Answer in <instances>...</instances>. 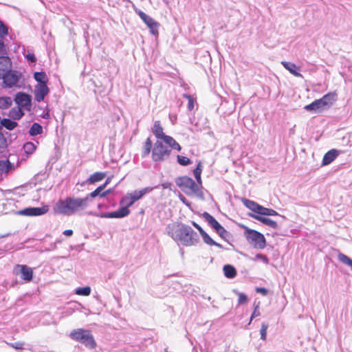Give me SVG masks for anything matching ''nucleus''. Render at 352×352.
Instances as JSON below:
<instances>
[{
    "instance_id": "obj_14",
    "label": "nucleus",
    "mask_w": 352,
    "mask_h": 352,
    "mask_svg": "<svg viewBox=\"0 0 352 352\" xmlns=\"http://www.w3.org/2000/svg\"><path fill=\"white\" fill-rule=\"evenodd\" d=\"M130 213V210L126 207H120L118 210L110 212H102L100 214H96L90 212L91 214L99 217L100 218L108 219H120L126 217Z\"/></svg>"
},
{
    "instance_id": "obj_4",
    "label": "nucleus",
    "mask_w": 352,
    "mask_h": 352,
    "mask_svg": "<svg viewBox=\"0 0 352 352\" xmlns=\"http://www.w3.org/2000/svg\"><path fill=\"white\" fill-rule=\"evenodd\" d=\"M337 100V94L335 92H329L321 98L316 99L311 103L305 105L304 109L311 113H320L329 109Z\"/></svg>"
},
{
    "instance_id": "obj_1",
    "label": "nucleus",
    "mask_w": 352,
    "mask_h": 352,
    "mask_svg": "<svg viewBox=\"0 0 352 352\" xmlns=\"http://www.w3.org/2000/svg\"><path fill=\"white\" fill-rule=\"evenodd\" d=\"M166 232L175 242L184 246H194L199 242V234L190 226L184 223L168 225Z\"/></svg>"
},
{
    "instance_id": "obj_6",
    "label": "nucleus",
    "mask_w": 352,
    "mask_h": 352,
    "mask_svg": "<svg viewBox=\"0 0 352 352\" xmlns=\"http://www.w3.org/2000/svg\"><path fill=\"white\" fill-rule=\"evenodd\" d=\"M244 235L246 240L256 248L264 249L266 246V239L260 232L244 227Z\"/></svg>"
},
{
    "instance_id": "obj_60",
    "label": "nucleus",
    "mask_w": 352,
    "mask_h": 352,
    "mask_svg": "<svg viewBox=\"0 0 352 352\" xmlns=\"http://www.w3.org/2000/svg\"><path fill=\"white\" fill-rule=\"evenodd\" d=\"M214 245V246H217V247H218V248H223L222 245H221V244H220V243H217V242H216V241H215V245Z\"/></svg>"
},
{
    "instance_id": "obj_19",
    "label": "nucleus",
    "mask_w": 352,
    "mask_h": 352,
    "mask_svg": "<svg viewBox=\"0 0 352 352\" xmlns=\"http://www.w3.org/2000/svg\"><path fill=\"white\" fill-rule=\"evenodd\" d=\"M338 154L339 151L335 148L329 150L324 154L322 165L327 166L330 164L338 156Z\"/></svg>"
},
{
    "instance_id": "obj_42",
    "label": "nucleus",
    "mask_w": 352,
    "mask_h": 352,
    "mask_svg": "<svg viewBox=\"0 0 352 352\" xmlns=\"http://www.w3.org/2000/svg\"><path fill=\"white\" fill-rule=\"evenodd\" d=\"M104 186H98V188H96L94 191H92L91 192H90L89 194V195H87V197H91V198H95L98 196L100 197H101V194L102 192V190H104Z\"/></svg>"
},
{
    "instance_id": "obj_51",
    "label": "nucleus",
    "mask_w": 352,
    "mask_h": 352,
    "mask_svg": "<svg viewBox=\"0 0 352 352\" xmlns=\"http://www.w3.org/2000/svg\"><path fill=\"white\" fill-rule=\"evenodd\" d=\"M256 257L262 260L265 263H268V258L265 256V255H263L262 254H257L256 255Z\"/></svg>"
},
{
    "instance_id": "obj_61",
    "label": "nucleus",
    "mask_w": 352,
    "mask_h": 352,
    "mask_svg": "<svg viewBox=\"0 0 352 352\" xmlns=\"http://www.w3.org/2000/svg\"><path fill=\"white\" fill-rule=\"evenodd\" d=\"M10 235V233H7L6 234L0 235V239L8 236Z\"/></svg>"
},
{
    "instance_id": "obj_7",
    "label": "nucleus",
    "mask_w": 352,
    "mask_h": 352,
    "mask_svg": "<svg viewBox=\"0 0 352 352\" xmlns=\"http://www.w3.org/2000/svg\"><path fill=\"white\" fill-rule=\"evenodd\" d=\"M202 217L221 239L227 242L230 241L232 237L231 234L213 216L208 212H204L202 214Z\"/></svg>"
},
{
    "instance_id": "obj_56",
    "label": "nucleus",
    "mask_w": 352,
    "mask_h": 352,
    "mask_svg": "<svg viewBox=\"0 0 352 352\" xmlns=\"http://www.w3.org/2000/svg\"><path fill=\"white\" fill-rule=\"evenodd\" d=\"M161 186H162L163 189H167L170 188L171 184L169 182H166L162 184Z\"/></svg>"
},
{
    "instance_id": "obj_20",
    "label": "nucleus",
    "mask_w": 352,
    "mask_h": 352,
    "mask_svg": "<svg viewBox=\"0 0 352 352\" xmlns=\"http://www.w3.org/2000/svg\"><path fill=\"white\" fill-rule=\"evenodd\" d=\"M147 27L149 28L151 33L153 35H157L158 34V27L159 23L155 21L153 18L147 15L146 19L142 20Z\"/></svg>"
},
{
    "instance_id": "obj_11",
    "label": "nucleus",
    "mask_w": 352,
    "mask_h": 352,
    "mask_svg": "<svg viewBox=\"0 0 352 352\" xmlns=\"http://www.w3.org/2000/svg\"><path fill=\"white\" fill-rule=\"evenodd\" d=\"M49 210L47 206L42 207H27L18 210L16 214L21 216L38 217L46 214Z\"/></svg>"
},
{
    "instance_id": "obj_18",
    "label": "nucleus",
    "mask_w": 352,
    "mask_h": 352,
    "mask_svg": "<svg viewBox=\"0 0 352 352\" xmlns=\"http://www.w3.org/2000/svg\"><path fill=\"white\" fill-rule=\"evenodd\" d=\"M241 201L246 208L254 212L253 214L258 215L261 205L245 197L241 199Z\"/></svg>"
},
{
    "instance_id": "obj_17",
    "label": "nucleus",
    "mask_w": 352,
    "mask_h": 352,
    "mask_svg": "<svg viewBox=\"0 0 352 352\" xmlns=\"http://www.w3.org/2000/svg\"><path fill=\"white\" fill-rule=\"evenodd\" d=\"M12 64L10 58L8 56H0V77L3 74L10 72L12 69Z\"/></svg>"
},
{
    "instance_id": "obj_59",
    "label": "nucleus",
    "mask_w": 352,
    "mask_h": 352,
    "mask_svg": "<svg viewBox=\"0 0 352 352\" xmlns=\"http://www.w3.org/2000/svg\"><path fill=\"white\" fill-rule=\"evenodd\" d=\"M109 182H110V179H109V178H108V179L105 181V182H104L103 184H102L101 186H104V188H105V187L107 186V184L109 183Z\"/></svg>"
},
{
    "instance_id": "obj_63",
    "label": "nucleus",
    "mask_w": 352,
    "mask_h": 352,
    "mask_svg": "<svg viewBox=\"0 0 352 352\" xmlns=\"http://www.w3.org/2000/svg\"><path fill=\"white\" fill-rule=\"evenodd\" d=\"M98 208H101V205L100 204H98Z\"/></svg>"
},
{
    "instance_id": "obj_64",
    "label": "nucleus",
    "mask_w": 352,
    "mask_h": 352,
    "mask_svg": "<svg viewBox=\"0 0 352 352\" xmlns=\"http://www.w3.org/2000/svg\"><path fill=\"white\" fill-rule=\"evenodd\" d=\"M165 352H168V350H167V349H165Z\"/></svg>"
},
{
    "instance_id": "obj_44",
    "label": "nucleus",
    "mask_w": 352,
    "mask_h": 352,
    "mask_svg": "<svg viewBox=\"0 0 352 352\" xmlns=\"http://www.w3.org/2000/svg\"><path fill=\"white\" fill-rule=\"evenodd\" d=\"M183 98H186L188 100V109L189 111H192L194 109V103H195V100L192 98V96L188 94H184Z\"/></svg>"
},
{
    "instance_id": "obj_57",
    "label": "nucleus",
    "mask_w": 352,
    "mask_h": 352,
    "mask_svg": "<svg viewBox=\"0 0 352 352\" xmlns=\"http://www.w3.org/2000/svg\"><path fill=\"white\" fill-rule=\"evenodd\" d=\"M111 192V189H108L105 191H103L101 194V197H106L107 195H109L110 192Z\"/></svg>"
},
{
    "instance_id": "obj_24",
    "label": "nucleus",
    "mask_w": 352,
    "mask_h": 352,
    "mask_svg": "<svg viewBox=\"0 0 352 352\" xmlns=\"http://www.w3.org/2000/svg\"><path fill=\"white\" fill-rule=\"evenodd\" d=\"M223 271L224 276L228 278L232 279L236 276V268L230 264L225 265L223 267Z\"/></svg>"
},
{
    "instance_id": "obj_40",
    "label": "nucleus",
    "mask_w": 352,
    "mask_h": 352,
    "mask_svg": "<svg viewBox=\"0 0 352 352\" xmlns=\"http://www.w3.org/2000/svg\"><path fill=\"white\" fill-rule=\"evenodd\" d=\"M177 163L183 166H186L192 163L190 159L187 157L177 155Z\"/></svg>"
},
{
    "instance_id": "obj_49",
    "label": "nucleus",
    "mask_w": 352,
    "mask_h": 352,
    "mask_svg": "<svg viewBox=\"0 0 352 352\" xmlns=\"http://www.w3.org/2000/svg\"><path fill=\"white\" fill-rule=\"evenodd\" d=\"M179 200L185 204L186 206L190 207V203L187 200V199L182 194H179Z\"/></svg>"
},
{
    "instance_id": "obj_23",
    "label": "nucleus",
    "mask_w": 352,
    "mask_h": 352,
    "mask_svg": "<svg viewBox=\"0 0 352 352\" xmlns=\"http://www.w3.org/2000/svg\"><path fill=\"white\" fill-rule=\"evenodd\" d=\"M14 169V164L8 160H0V175L7 174Z\"/></svg>"
},
{
    "instance_id": "obj_25",
    "label": "nucleus",
    "mask_w": 352,
    "mask_h": 352,
    "mask_svg": "<svg viewBox=\"0 0 352 352\" xmlns=\"http://www.w3.org/2000/svg\"><path fill=\"white\" fill-rule=\"evenodd\" d=\"M281 63L283 67L294 76L296 77L302 76L301 74L298 72V68L294 63L287 61H283Z\"/></svg>"
},
{
    "instance_id": "obj_54",
    "label": "nucleus",
    "mask_w": 352,
    "mask_h": 352,
    "mask_svg": "<svg viewBox=\"0 0 352 352\" xmlns=\"http://www.w3.org/2000/svg\"><path fill=\"white\" fill-rule=\"evenodd\" d=\"M137 13L142 20L146 19V17L147 16V14L146 13H144V12H142V10L138 11Z\"/></svg>"
},
{
    "instance_id": "obj_10",
    "label": "nucleus",
    "mask_w": 352,
    "mask_h": 352,
    "mask_svg": "<svg viewBox=\"0 0 352 352\" xmlns=\"http://www.w3.org/2000/svg\"><path fill=\"white\" fill-rule=\"evenodd\" d=\"M2 76V77H0V79L3 80V87L12 88L13 87L16 86L21 77V74L11 69L10 72L3 73Z\"/></svg>"
},
{
    "instance_id": "obj_27",
    "label": "nucleus",
    "mask_w": 352,
    "mask_h": 352,
    "mask_svg": "<svg viewBox=\"0 0 352 352\" xmlns=\"http://www.w3.org/2000/svg\"><path fill=\"white\" fill-rule=\"evenodd\" d=\"M153 133L157 139L162 140L166 135L163 132V128L160 121H155L152 129Z\"/></svg>"
},
{
    "instance_id": "obj_55",
    "label": "nucleus",
    "mask_w": 352,
    "mask_h": 352,
    "mask_svg": "<svg viewBox=\"0 0 352 352\" xmlns=\"http://www.w3.org/2000/svg\"><path fill=\"white\" fill-rule=\"evenodd\" d=\"M63 234L67 236H71L73 234V230H65L63 232Z\"/></svg>"
},
{
    "instance_id": "obj_58",
    "label": "nucleus",
    "mask_w": 352,
    "mask_h": 352,
    "mask_svg": "<svg viewBox=\"0 0 352 352\" xmlns=\"http://www.w3.org/2000/svg\"><path fill=\"white\" fill-rule=\"evenodd\" d=\"M42 118H44V119H49L50 118V113H49V111H47V112L44 113L43 115H42Z\"/></svg>"
},
{
    "instance_id": "obj_2",
    "label": "nucleus",
    "mask_w": 352,
    "mask_h": 352,
    "mask_svg": "<svg viewBox=\"0 0 352 352\" xmlns=\"http://www.w3.org/2000/svg\"><path fill=\"white\" fill-rule=\"evenodd\" d=\"M88 201L89 197L83 198L67 197L63 199L58 200L55 205V210L60 214L72 215L86 209L88 206Z\"/></svg>"
},
{
    "instance_id": "obj_9",
    "label": "nucleus",
    "mask_w": 352,
    "mask_h": 352,
    "mask_svg": "<svg viewBox=\"0 0 352 352\" xmlns=\"http://www.w3.org/2000/svg\"><path fill=\"white\" fill-rule=\"evenodd\" d=\"M155 188V187H146L141 190H134L127 196L123 197L120 201V204L123 205L122 207H126V208L129 209L135 201L142 199L146 194L152 192Z\"/></svg>"
},
{
    "instance_id": "obj_3",
    "label": "nucleus",
    "mask_w": 352,
    "mask_h": 352,
    "mask_svg": "<svg viewBox=\"0 0 352 352\" xmlns=\"http://www.w3.org/2000/svg\"><path fill=\"white\" fill-rule=\"evenodd\" d=\"M176 185L186 195H195L201 200L204 199L202 186L198 184L191 177L188 176L178 177L175 179Z\"/></svg>"
},
{
    "instance_id": "obj_33",
    "label": "nucleus",
    "mask_w": 352,
    "mask_h": 352,
    "mask_svg": "<svg viewBox=\"0 0 352 352\" xmlns=\"http://www.w3.org/2000/svg\"><path fill=\"white\" fill-rule=\"evenodd\" d=\"M338 259L340 262L351 267L352 271V259L347 255L339 252L338 254Z\"/></svg>"
},
{
    "instance_id": "obj_36",
    "label": "nucleus",
    "mask_w": 352,
    "mask_h": 352,
    "mask_svg": "<svg viewBox=\"0 0 352 352\" xmlns=\"http://www.w3.org/2000/svg\"><path fill=\"white\" fill-rule=\"evenodd\" d=\"M23 54V56H25V59L27 60V61L29 63H35L36 62L37 59H36V58L34 54V52L32 50H24Z\"/></svg>"
},
{
    "instance_id": "obj_22",
    "label": "nucleus",
    "mask_w": 352,
    "mask_h": 352,
    "mask_svg": "<svg viewBox=\"0 0 352 352\" xmlns=\"http://www.w3.org/2000/svg\"><path fill=\"white\" fill-rule=\"evenodd\" d=\"M18 125L16 121L12 120L9 118H3L0 121V131L3 127H5L8 130H13Z\"/></svg>"
},
{
    "instance_id": "obj_37",
    "label": "nucleus",
    "mask_w": 352,
    "mask_h": 352,
    "mask_svg": "<svg viewBox=\"0 0 352 352\" xmlns=\"http://www.w3.org/2000/svg\"><path fill=\"white\" fill-rule=\"evenodd\" d=\"M36 148V146L32 142H28L23 144V149L26 154H32Z\"/></svg>"
},
{
    "instance_id": "obj_28",
    "label": "nucleus",
    "mask_w": 352,
    "mask_h": 352,
    "mask_svg": "<svg viewBox=\"0 0 352 352\" xmlns=\"http://www.w3.org/2000/svg\"><path fill=\"white\" fill-rule=\"evenodd\" d=\"M106 177V173L104 172H96L91 175L87 179L86 183L89 184H95L96 182L102 181Z\"/></svg>"
},
{
    "instance_id": "obj_43",
    "label": "nucleus",
    "mask_w": 352,
    "mask_h": 352,
    "mask_svg": "<svg viewBox=\"0 0 352 352\" xmlns=\"http://www.w3.org/2000/svg\"><path fill=\"white\" fill-rule=\"evenodd\" d=\"M269 324L265 322H263L261 324V327L260 329L261 339L263 340H266L267 337V330L268 329Z\"/></svg>"
},
{
    "instance_id": "obj_35",
    "label": "nucleus",
    "mask_w": 352,
    "mask_h": 352,
    "mask_svg": "<svg viewBox=\"0 0 352 352\" xmlns=\"http://www.w3.org/2000/svg\"><path fill=\"white\" fill-rule=\"evenodd\" d=\"M12 104V100L10 96L0 97V109H8Z\"/></svg>"
},
{
    "instance_id": "obj_29",
    "label": "nucleus",
    "mask_w": 352,
    "mask_h": 352,
    "mask_svg": "<svg viewBox=\"0 0 352 352\" xmlns=\"http://www.w3.org/2000/svg\"><path fill=\"white\" fill-rule=\"evenodd\" d=\"M43 126L38 122H34L29 129V135L30 136H36L43 133Z\"/></svg>"
},
{
    "instance_id": "obj_52",
    "label": "nucleus",
    "mask_w": 352,
    "mask_h": 352,
    "mask_svg": "<svg viewBox=\"0 0 352 352\" xmlns=\"http://www.w3.org/2000/svg\"><path fill=\"white\" fill-rule=\"evenodd\" d=\"M192 225L199 231V234L204 230L198 223L195 221H192Z\"/></svg>"
},
{
    "instance_id": "obj_15",
    "label": "nucleus",
    "mask_w": 352,
    "mask_h": 352,
    "mask_svg": "<svg viewBox=\"0 0 352 352\" xmlns=\"http://www.w3.org/2000/svg\"><path fill=\"white\" fill-rule=\"evenodd\" d=\"M49 92L50 89L47 84L36 85L34 89V98L37 102H40L44 100Z\"/></svg>"
},
{
    "instance_id": "obj_5",
    "label": "nucleus",
    "mask_w": 352,
    "mask_h": 352,
    "mask_svg": "<svg viewBox=\"0 0 352 352\" xmlns=\"http://www.w3.org/2000/svg\"><path fill=\"white\" fill-rule=\"evenodd\" d=\"M69 337L73 340L78 342L91 349L95 348L96 345L94 336L89 330L83 329L73 330L70 333Z\"/></svg>"
},
{
    "instance_id": "obj_26",
    "label": "nucleus",
    "mask_w": 352,
    "mask_h": 352,
    "mask_svg": "<svg viewBox=\"0 0 352 352\" xmlns=\"http://www.w3.org/2000/svg\"><path fill=\"white\" fill-rule=\"evenodd\" d=\"M34 80L38 82L37 85H45L48 82V78L46 73L43 71L35 72L33 74Z\"/></svg>"
},
{
    "instance_id": "obj_46",
    "label": "nucleus",
    "mask_w": 352,
    "mask_h": 352,
    "mask_svg": "<svg viewBox=\"0 0 352 352\" xmlns=\"http://www.w3.org/2000/svg\"><path fill=\"white\" fill-rule=\"evenodd\" d=\"M238 296H239V299H238V302L239 304H244L245 303L248 298V296L246 294H243V293H241V292H238L237 293Z\"/></svg>"
},
{
    "instance_id": "obj_48",
    "label": "nucleus",
    "mask_w": 352,
    "mask_h": 352,
    "mask_svg": "<svg viewBox=\"0 0 352 352\" xmlns=\"http://www.w3.org/2000/svg\"><path fill=\"white\" fill-rule=\"evenodd\" d=\"M256 292L263 296H267L268 294V290L265 287H256Z\"/></svg>"
},
{
    "instance_id": "obj_50",
    "label": "nucleus",
    "mask_w": 352,
    "mask_h": 352,
    "mask_svg": "<svg viewBox=\"0 0 352 352\" xmlns=\"http://www.w3.org/2000/svg\"><path fill=\"white\" fill-rule=\"evenodd\" d=\"M7 47L4 43L0 39V54H6Z\"/></svg>"
},
{
    "instance_id": "obj_39",
    "label": "nucleus",
    "mask_w": 352,
    "mask_h": 352,
    "mask_svg": "<svg viewBox=\"0 0 352 352\" xmlns=\"http://www.w3.org/2000/svg\"><path fill=\"white\" fill-rule=\"evenodd\" d=\"M200 235L206 244L208 245H215V241H214L205 230H203L200 233Z\"/></svg>"
},
{
    "instance_id": "obj_53",
    "label": "nucleus",
    "mask_w": 352,
    "mask_h": 352,
    "mask_svg": "<svg viewBox=\"0 0 352 352\" xmlns=\"http://www.w3.org/2000/svg\"><path fill=\"white\" fill-rule=\"evenodd\" d=\"M11 346L16 349H21L23 348V344L21 342H15L14 344H11Z\"/></svg>"
},
{
    "instance_id": "obj_12",
    "label": "nucleus",
    "mask_w": 352,
    "mask_h": 352,
    "mask_svg": "<svg viewBox=\"0 0 352 352\" xmlns=\"http://www.w3.org/2000/svg\"><path fill=\"white\" fill-rule=\"evenodd\" d=\"M32 98L29 94L19 91L14 96V101L21 108L30 109L32 105Z\"/></svg>"
},
{
    "instance_id": "obj_8",
    "label": "nucleus",
    "mask_w": 352,
    "mask_h": 352,
    "mask_svg": "<svg viewBox=\"0 0 352 352\" xmlns=\"http://www.w3.org/2000/svg\"><path fill=\"white\" fill-rule=\"evenodd\" d=\"M171 154V149L157 140L153 145L152 150V160L155 162H161L168 159Z\"/></svg>"
},
{
    "instance_id": "obj_47",
    "label": "nucleus",
    "mask_w": 352,
    "mask_h": 352,
    "mask_svg": "<svg viewBox=\"0 0 352 352\" xmlns=\"http://www.w3.org/2000/svg\"><path fill=\"white\" fill-rule=\"evenodd\" d=\"M258 305H257L255 308H254V310L253 311L252 315H251V317H250V322H251V321L252 320V319L256 316H258L260 315V311L258 310Z\"/></svg>"
},
{
    "instance_id": "obj_31",
    "label": "nucleus",
    "mask_w": 352,
    "mask_h": 352,
    "mask_svg": "<svg viewBox=\"0 0 352 352\" xmlns=\"http://www.w3.org/2000/svg\"><path fill=\"white\" fill-rule=\"evenodd\" d=\"M258 215H261V217H266V216H280L281 217L276 210L272 209L265 208L263 206H261L260 212Z\"/></svg>"
},
{
    "instance_id": "obj_45",
    "label": "nucleus",
    "mask_w": 352,
    "mask_h": 352,
    "mask_svg": "<svg viewBox=\"0 0 352 352\" xmlns=\"http://www.w3.org/2000/svg\"><path fill=\"white\" fill-rule=\"evenodd\" d=\"M8 34V27L0 20V38H3Z\"/></svg>"
},
{
    "instance_id": "obj_16",
    "label": "nucleus",
    "mask_w": 352,
    "mask_h": 352,
    "mask_svg": "<svg viewBox=\"0 0 352 352\" xmlns=\"http://www.w3.org/2000/svg\"><path fill=\"white\" fill-rule=\"evenodd\" d=\"M248 215L249 217L258 221L261 223L273 229L278 228L277 222L267 217H261V215H257L256 214H248Z\"/></svg>"
},
{
    "instance_id": "obj_34",
    "label": "nucleus",
    "mask_w": 352,
    "mask_h": 352,
    "mask_svg": "<svg viewBox=\"0 0 352 352\" xmlns=\"http://www.w3.org/2000/svg\"><path fill=\"white\" fill-rule=\"evenodd\" d=\"M153 147L152 141L151 140L150 138H148L144 142V150L142 153V157H145L146 156H147L153 150Z\"/></svg>"
},
{
    "instance_id": "obj_21",
    "label": "nucleus",
    "mask_w": 352,
    "mask_h": 352,
    "mask_svg": "<svg viewBox=\"0 0 352 352\" xmlns=\"http://www.w3.org/2000/svg\"><path fill=\"white\" fill-rule=\"evenodd\" d=\"M162 140L164 142L167 144L170 149L177 150V151H180L182 149L181 146L173 139L171 136L166 135Z\"/></svg>"
},
{
    "instance_id": "obj_30",
    "label": "nucleus",
    "mask_w": 352,
    "mask_h": 352,
    "mask_svg": "<svg viewBox=\"0 0 352 352\" xmlns=\"http://www.w3.org/2000/svg\"><path fill=\"white\" fill-rule=\"evenodd\" d=\"M19 107H14L10 111V116L14 121L20 120L24 116V112Z\"/></svg>"
},
{
    "instance_id": "obj_41",
    "label": "nucleus",
    "mask_w": 352,
    "mask_h": 352,
    "mask_svg": "<svg viewBox=\"0 0 352 352\" xmlns=\"http://www.w3.org/2000/svg\"><path fill=\"white\" fill-rule=\"evenodd\" d=\"M8 148L7 140L4 135L0 131V153L6 152Z\"/></svg>"
},
{
    "instance_id": "obj_13",
    "label": "nucleus",
    "mask_w": 352,
    "mask_h": 352,
    "mask_svg": "<svg viewBox=\"0 0 352 352\" xmlns=\"http://www.w3.org/2000/svg\"><path fill=\"white\" fill-rule=\"evenodd\" d=\"M14 273L25 282H30L33 279V270L26 265H16L14 268Z\"/></svg>"
},
{
    "instance_id": "obj_38",
    "label": "nucleus",
    "mask_w": 352,
    "mask_h": 352,
    "mask_svg": "<svg viewBox=\"0 0 352 352\" xmlns=\"http://www.w3.org/2000/svg\"><path fill=\"white\" fill-rule=\"evenodd\" d=\"M91 287L89 286L80 287L76 289V294L79 296H87L91 294Z\"/></svg>"
},
{
    "instance_id": "obj_32",
    "label": "nucleus",
    "mask_w": 352,
    "mask_h": 352,
    "mask_svg": "<svg viewBox=\"0 0 352 352\" xmlns=\"http://www.w3.org/2000/svg\"><path fill=\"white\" fill-rule=\"evenodd\" d=\"M201 172H202V166L201 162H199L196 168L193 170V174L195 176V178L197 181V183L199 184L201 186H202V182H201Z\"/></svg>"
},
{
    "instance_id": "obj_62",
    "label": "nucleus",
    "mask_w": 352,
    "mask_h": 352,
    "mask_svg": "<svg viewBox=\"0 0 352 352\" xmlns=\"http://www.w3.org/2000/svg\"><path fill=\"white\" fill-rule=\"evenodd\" d=\"M2 251H3V250H2L1 249H0V254H2Z\"/></svg>"
}]
</instances>
